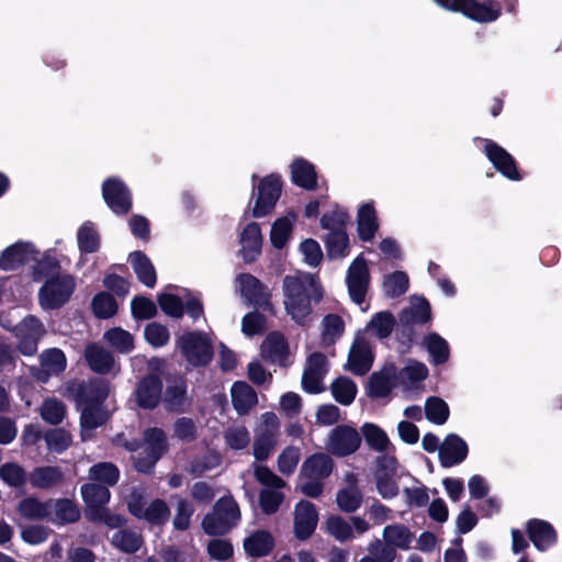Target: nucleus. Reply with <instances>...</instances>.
Wrapping results in <instances>:
<instances>
[{
  "label": "nucleus",
  "mask_w": 562,
  "mask_h": 562,
  "mask_svg": "<svg viewBox=\"0 0 562 562\" xmlns=\"http://www.w3.org/2000/svg\"><path fill=\"white\" fill-rule=\"evenodd\" d=\"M281 193V180L277 175L263 178L258 187V196L252 210L255 217L267 215L276 205Z\"/></svg>",
  "instance_id": "nucleus-13"
},
{
  "label": "nucleus",
  "mask_w": 562,
  "mask_h": 562,
  "mask_svg": "<svg viewBox=\"0 0 562 562\" xmlns=\"http://www.w3.org/2000/svg\"><path fill=\"white\" fill-rule=\"evenodd\" d=\"M240 520L238 504L232 496L220 498L212 513L202 521V528L207 535H224L235 527Z\"/></svg>",
  "instance_id": "nucleus-2"
},
{
  "label": "nucleus",
  "mask_w": 562,
  "mask_h": 562,
  "mask_svg": "<svg viewBox=\"0 0 562 562\" xmlns=\"http://www.w3.org/2000/svg\"><path fill=\"white\" fill-rule=\"evenodd\" d=\"M362 434L368 446L375 451H385L390 446L386 434L374 424H364L362 426Z\"/></svg>",
  "instance_id": "nucleus-55"
},
{
  "label": "nucleus",
  "mask_w": 562,
  "mask_h": 562,
  "mask_svg": "<svg viewBox=\"0 0 562 562\" xmlns=\"http://www.w3.org/2000/svg\"><path fill=\"white\" fill-rule=\"evenodd\" d=\"M226 445L233 450L245 449L250 442V436L247 428L243 425H233L224 432Z\"/></svg>",
  "instance_id": "nucleus-59"
},
{
  "label": "nucleus",
  "mask_w": 562,
  "mask_h": 562,
  "mask_svg": "<svg viewBox=\"0 0 562 562\" xmlns=\"http://www.w3.org/2000/svg\"><path fill=\"white\" fill-rule=\"evenodd\" d=\"M236 288L240 295L249 303L266 307L269 305V294L261 282L249 273H240L236 277Z\"/></svg>",
  "instance_id": "nucleus-19"
},
{
  "label": "nucleus",
  "mask_w": 562,
  "mask_h": 562,
  "mask_svg": "<svg viewBox=\"0 0 562 562\" xmlns=\"http://www.w3.org/2000/svg\"><path fill=\"white\" fill-rule=\"evenodd\" d=\"M119 469L110 462L94 464L89 470V476L91 480L102 482L106 485H114L119 480Z\"/></svg>",
  "instance_id": "nucleus-58"
},
{
  "label": "nucleus",
  "mask_w": 562,
  "mask_h": 562,
  "mask_svg": "<svg viewBox=\"0 0 562 562\" xmlns=\"http://www.w3.org/2000/svg\"><path fill=\"white\" fill-rule=\"evenodd\" d=\"M243 257L246 261H254L261 252L262 236L257 223H249L240 235Z\"/></svg>",
  "instance_id": "nucleus-29"
},
{
  "label": "nucleus",
  "mask_w": 562,
  "mask_h": 562,
  "mask_svg": "<svg viewBox=\"0 0 562 562\" xmlns=\"http://www.w3.org/2000/svg\"><path fill=\"white\" fill-rule=\"evenodd\" d=\"M40 414L46 423L58 425L65 418L66 407L64 403L57 398H46L41 405Z\"/></svg>",
  "instance_id": "nucleus-52"
},
{
  "label": "nucleus",
  "mask_w": 562,
  "mask_h": 562,
  "mask_svg": "<svg viewBox=\"0 0 562 562\" xmlns=\"http://www.w3.org/2000/svg\"><path fill=\"white\" fill-rule=\"evenodd\" d=\"M428 375L427 367L418 361L408 360L404 368L397 370V382L405 390L415 387Z\"/></svg>",
  "instance_id": "nucleus-35"
},
{
  "label": "nucleus",
  "mask_w": 562,
  "mask_h": 562,
  "mask_svg": "<svg viewBox=\"0 0 562 562\" xmlns=\"http://www.w3.org/2000/svg\"><path fill=\"white\" fill-rule=\"evenodd\" d=\"M140 450L133 456L138 472L149 473L166 450V436L159 428L147 429Z\"/></svg>",
  "instance_id": "nucleus-8"
},
{
  "label": "nucleus",
  "mask_w": 562,
  "mask_h": 562,
  "mask_svg": "<svg viewBox=\"0 0 562 562\" xmlns=\"http://www.w3.org/2000/svg\"><path fill=\"white\" fill-rule=\"evenodd\" d=\"M282 289L286 314L297 325H308L313 319V305L319 303L324 295L318 278L308 272L285 276Z\"/></svg>",
  "instance_id": "nucleus-1"
},
{
  "label": "nucleus",
  "mask_w": 562,
  "mask_h": 562,
  "mask_svg": "<svg viewBox=\"0 0 562 562\" xmlns=\"http://www.w3.org/2000/svg\"><path fill=\"white\" fill-rule=\"evenodd\" d=\"M92 310L97 317L109 318L116 313L117 304L111 294L101 292L93 297Z\"/></svg>",
  "instance_id": "nucleus-60"
},
{
  "label": "nucleus",
  "mask_w": 562,
  "mask_h": 562,
  "mask_svg": "<svg viewBox=\"0 0 562 562\" xmlns=\"http://www.w3.org/2000/svg\"><path fill=\"white\" fill-rule=\"evenodd\" d=\"M424 345L429 352L430 360L434 364H442L449 359V345L446 339L436 333L427 335Z\"/></svg>",
  "instance_id": "nucleus-45"
},
{
  "label": "nucleus",
  "mask_w": 562,
  "mask_h": 562,
  "mask_svg": "<svg viewBox=\"0 0 562 562\" xmlns=\"http://www.w3.org/2000/svg\"><path fill=\"white\" fill-rule=\"evenodd\" d=\"M32 262H34L32 267L34 281H41L44 278L48 279L59 273L60 266L52 250L45 251L40 259L36 257Z\"/></svg>",
  "instance_id": "nucleus-46"
},
{
  "label": "nucleus",
  "mask_w": 562,
  "mask_h": 562,
  "mask_svg": "<svg viewBox=\"0 0 562 562\" xmlns=\"http://www.w3.org/2000/svg\"><path fill=\"white\" fill-rule=\"evenodd\" d=\"M325 244L330 258H342L348 255L349 239L345 229L328 233Z\"/></svg>",
  "instance_id": "nucleus-53"
},
{
  "label": "nucleus",
  "mask_w": 562,
  "mask_h": 562,
  "mask_svg": "<svg viewBox=\"0 0 562 562\" xmlns=\"http://www.w3.org/2000/svg\"><path fill=\"white\" fill-rule=\"evenodd\" d=\"M222 458L216 452H207L202 457L195 458L190 463V472L195 475L200 476L204 474L207 471H211L217 467L221 465Z\"/></svg>",
  "instance_id": "nucleus-62"
},
{
  "label": "nucleus",
  "mask_w": 562,
  "mask_h": 562,
  "mask_svg": "<svg viewBox=\"0 0 562 562\" xmlns=\"http://www.w3.org/2000/svg\"><path fill=\"white\" fill-rule=\"evenodd\" d=\"M357 223L360 239L363 241L372 240L379 228L376 213L372 203H366L359 207Z\"/></svg>",
  "instance_id": "nucleus-32"
},
{
  "label": "nucleus",
  "mask_w": 562,
  "mask_h": 562,
  "mask_svg": "<svg viewBox=\"0 0 562 562\" xmlns=\"http://www.w3.org/2000/svg\"><path fill=\"white\" fill-rule=\"evenodd\" d=\"M81 495L86 505L90 508L93 515L102 510V507L111 497V493L106 486L95 483L83 484L81 486Z\"/></svg>",
  "instance_id": "nucleus-36"
},
{
  "label": "nucleus",
  "mask_w": 562,
  "mask_h": 562,
  "mask_svg": "<svg viewBox=\"0 0 562 562\" xmlns=\"http://www.w3.org/2000/svg\"><path fill=\"white\" fill-rule=\"evenodd\" d=\"M529 539L539 551H544L557 541V535L553 527L540 519H531L527 522Z\"/></svg>",
  "instance_id": "nucleus-25"
},
{
  "label": "nucleus",
  "mask_w": 562,
  "mask_h": 562,
  "mask_svg": "<svg viewBox=\"0 0 562 562\" xmlns=\"http://www.w3.org/2000/svg\"><path fill=\"white\" fill-rule=\"evenodd\" d=\"M373 359L370 341L363 334L358 333L349 350L348 369L357 375H363L371 369Z\"/></svg>",
  "instance_id": "nucleus-15"
},
{
  "label": "nucleus",
  "mask_w": 562,
  "mask_h": 562,
  "mask_svg": "<svg viewBox=\"0 0 562 562\" xmlns=\"http://www.w3.org/2000/svg\"><path fill=\"white\" fill-rule=\"evenodd\" d=\"M327 373V359L321 352L312 353L307 360L302 376V386L307 393L316 394L325 390L323 384Z\"/></svg>",
  "instance_id": "nucleus-14"
},
{
  "label": "nucleus",
  "mask_w": 562,
  "mask_h": 562,
  "mask_svg": "<svg viewBox=\"0 0 562 562\" xmlns=\"http://www.w3.org/2000/svg\"><path fill=\"white\" fill-rule=\"evenodd\" d=\"M395 326V318L391 312L382 311L375 313L370 322L363 329V336L366 334L376 337L379 339L387 338Z\"/></svg>",
  "instance_id": "nucleus-37"
},
{
  "label": "nucleus",
  "mask_w": 562,
  "mask_h": 562,
  "mask_svg": "<svg viewBox=\"0 0 562 562\" xmlns=\"http://www.w3.org/2000/svg\"><path fill=\"white\" fill-rule=\"evenodd\" d=\"M41 366L48 374H58L66 369L65 353L58 348H50L42 352Z\"/></svg>",
  "instance_id": "nucleus-50"
},
{
  "label": "nucleus",
  "mask_w": 562,
  "mask_h": 562,
  "mask_svg": "<svg viewBox=\"0 0 562 562\" xmlns=\"http://www.w3.org/2000/svg\"><path fill=\"white\" fill-rule=\"evenodd\" d=\"M187 385L184 381L177 380L168 384L165 393V404L168 411L180 412L186 402Z\"/></svg>",
  "instance_id": "nucleus-49"
},
{
  "label": "nucleus",
  "mask_w": 562,
  "mask_h": 562,
  "mask_svg": "<svg viewBox=\"0 0 562 562\" xmlns=\"http://www.w3.org/2000/svg\"><path fill=\"white\" fill-rule=\"evenodd\" d=\"M467 442L456 434L448 435L439 447V460L443 468H451L465 460Z\"/></svg>",
  "instance_id": "nucleus-21"
},
{
  "label": "nucleus",
  "mask_w": 562,
  "mask_h": 562,
  "mask_svg": "<svg viewBox=\"0 0 562 562\" xmlns=\"http://www.w3.org/2000/svg\"><path fill=\"white\" fill-rule=\"evenodd\" d=\"M82 406L80 416L81 438L88 440L92 431L103 425L108 419V412L103 406L94 404H80Z\"/></svg>",
  "instance_id": "nucleus-26"
},
{
  "label": "nucleus",
  "mask_w": 562,
  "mask_h": 562,
  "mask_svg": "<svg viewBox=\"0 0 562 562\" xmlns=\"http://www.w3.org/2000/svg\"><path fill=\"white\" fill-rule=\"evenodd\" d=\"M334 468L333 459L324 452L310 456L302 464V477H316L324 480L331 473Z\"/></svg>",
  "instance_id": "nucleus-28"
},
{
  "label": "nucleus",
  "mask_w": 562,
  "mask_h": 562,
  "mask_svg": "<svg viewBox=\"0 0 562 562\" xmlns=\"http://www.w3.org/2000/svg\"><path fill=\"white\" fill-rule=\"evenodd\" d=\"M103 340L114 351L127 355L134 349V337L121 327H113L103 334Z\"/></svg>",
  "instance_id": "nucleus-42"
},
{
  "label": "nucleus",
  "mask_w": 562,
  "mask_h": 562,
  "mask_svg": "<svg viewBox=\"0 0 562 562\" xmlns=\"http://www.w3.org/2000/svg\"><path fill=\"white\" fill-rule=\"evenodd\" d=\"M45 334L43 324L34 316L26 317L19 328V350L25 356L37 351V344Z\"/></svg>",
  "instance_id": "nucleus-20"
},
{
  "label": "nucleus",
  "mask_w": 562,
  "mask_h": 562,
  "mask_svg": "<svg viewBox=\"0 0 562 562\" xmlns=\"http://www.w3.org/2000/svg\"><path fill=\"white\" fill-rule=\"evenodd\" d=\"M295 216L289 214L278 218L271 227L270 239L276 248H283L291 236Z\"/></svg>",
  "instance_id": "nucleus-48"
},
{
  "label": "nucleus",
  "mask_w": 562,
  "mask_h": 562,
  "mask_svg": "<svg viewBox=\"0 0 562 562\" xmlns=\"http://www.w3.org/2000/svg\"><path fill=\"white\" fill-rule=\"evenodd\" d=\"M322 338L326 344L335 342L345 330V324L340 316L328 314L322 321Z\"/></svg>",
  "instance_id": "nucleus-56"
},
{
  "label": "nucleus",
  "mask_w": 562,
  "mask_h": 562,
  "mask_svg": "<svg viewBox=\"0 0 562 562\" xmlns=\"http://www.w3.org/2000/svg\"><path fill=\"white\" fill-rule=\"evenodd\" d=\"M360 445L361 436L355 427L338 425L329 431L325 447L336 457H346L356 452Z\"/></svg>",
  "instance_id": "nucleus-10"
},
{
  "label": "nucleus",
  "mask_w": 562,
  "mask_h": 562,
  "mask_svg": "<svg viewBox=\"0 0 562 562\" xmlns=\"http://www.w3.org/2000/svg\"><path fill=\"white\" fill-rule=\"evenodd\" d=\"M20 515L29 520H45L52 515L50 499L41 501L36 497H26L18 505Z\"/></svg>",
  "instance_id": "nucleus-31"
},
{
  "label": "nucleus",
  "mask_w": 562,
  "mask_h": 562,
  "mask_svg": "<svg viewBox=\"0 0 562 562\" xmlns=\"http://www.w3.org/2000/svg\"><path fill=\"white\" fill-rule=\"evenodd\" d=\"M38 251L30 241H18L7 247L0 256V268L2 270H15L21 266L36 259Z\"/></svg>",
  "instance_id": "nucleus-16"
},
{
  "label": "nucleus",
  "mask_w": 562,
  "mask_h": 562,
  "mask_svg": "<svg viewBox=\"0 0 562 562\" xmlns=\"http://www.w3.org/2000/svg\"><path fill=\"white\" fill-rule=\"evenodd\" d=\"M102 194L108 206L117 215L126 214L132 207V195L126 184L119 178L103 182Z\"/></svg>",
  "instance_id": "nucleus-12"
},
{
  "label": "nucleus",
  "mask_w": 562,
  "mask_h": 562,
  "mask_svg": "<svg viewBox=\"0 0 562 562\" xmlns=\"http://www.w3.org/2000/svg\"><path fill=\"white\" fill-rule=\"evenodd\" d=\"M254 474L256 480L266 486L259 495L262 512L267 515L274 514L284 499L281 490L285 486V482L269 468L260 464L254 465Z\"/></svg>",
  "instance_id": "nucleus-6"
},
{
  "label": "nucleus",
  "mask_w": 562,
  "mask_h": 562,
  "mask_svg": "<svg viewBox=\"0 0 562 562\" xmlns=\"http://www.w3.org/2000/svg\"><path fill=\"white\" fill-rule=\"evenodd\" d=\"M274 544L271 533L259 530L244 541L245 551L251 557H263L270 553Z\"/></svg>",
  "instance_id": "nucleus-43"
},
{
  "label": "nucleus",
  "mask_w": 562,
  "mask_h": 562,
  "mask_svg": "<svg viewBox=\"0 0 562 562\" xmlns=\"http://www.w3.org/2000/svg\"><path fill=\"white\" fill-rule=\"evenodd\" d=\"M482 142L485 144V154L496 170L509 180L521 179L512 155L492 140L483 139Z\"/></svg>",
  "instance_id": "nucleus-18"
},
{
  "label": "nucleus",
  "mask_w": 562,
  "mask_h": 562,
  "mask_svg": "<svg viewBox=\"0 0 562 562\" xmlns=\"http://www.w3.org/2000/svg\"><path fill=\"white\" fill-rule=\"evenodd\" d=\"M85 358L89 368L99 374H108L115 370V359L103 346L92 342L85 349Z\"/></svg>",
  "instance_id": "nucleus-22"
},
{
  "label": "nucleus",
  "mask_w": 562,
  "mask_h": 562,
  "mask_svg": "<svg viewBox=\"0 0 562 562\" xmlns=\"http://www.w3.org/2000/svg\"><path fill=\"white\" fill-rule=\"evenodd\" d=\"M64 479V473L58 467H40L30 474V483L36 488H49L59 484Z\"/></svg>",
  "instance_id": "nucleus-41"
},
{
  "label": "nucleus",
  "mask_w": 562,
  "mask_h": 562,
  "mask_svg": "<svg viewBox=\"0 0 562 562\" xmlns=\"http://www.w3.org/2000/svg\"><path fill=\"white\" fill-rule=\"evenodd\" d=\"M427 419L436 425H443L449 417L448 404L440 397H429L425 403Z\"/></svg>",
  "instance_id": "nucleus-54"
},
{
  "label": "nucleus",
  "mask_w": 562,
  "mask_h": 562,
  "mask_svg": "<svg viewBox=\"0 0 562 562\" xmlns=\"http://www.w3.org/2000/svg\"><path fill=\"white\" fill-rule=\"evenodd\" d=\"M334 398L341 405H349L357 394V385L348 378H338L331 384Z\"/></svg>",
  "instance_id": "nucleus-51"
},
{
  "label": "nucleus",
  "mask_w": 562,
  "mask_h": 562,
  "mask_svg": "<svg viewBox=\"0 0 562 562\" xmlns=\"http://www.w3.org/2000/svg\"><path fill=\"white\" fill-rule=\"evenodd\" d=\"M438 5L480 22L491 23L501 15V4L497 0H434Z\"/></svg>",
  "instance_id": "nucleus-4"
},
{
  "label": "nucleus",
  "mask_w": 562,
  "mask_h": 562,
  "mask_svg": "<svg viewBox=\"0 0 562 562\" xmlns=\"http://www.w3.org/2000/svg\"><path fill=\"white\" fill-rule=\"evenodd\" d=\"M164 366V361L157 358L148 361L150 372L139 380L135 389V398L139 407L153 409L159 404L162 395Z\"/></svg>",
  "instance_id": "nucleus-3"
},
{
  "label": "nucleus",
  "mask_w": 562,
  "mask_h": 562,
  "mask_svg": "<svg viewBox=\"0 0 562 562\" xmlns=\"http://www.w3.org/2000/svg\"><path fill=\"white\" fill-rule=\"evenodd\" d=\"M110 392L109 383L103 379H94L85 384L79 393L80 404H94L103 406V401Z\"/></svg>",
  "instance_id": "nucleus-38"
},
{
  "label": "nucleus",
  "mask_w": 562,
  "mask_h": 562,
  "mask_svg": "<svg viewBox=\"0 0 562 562\" xmlns=\"http://www.w3.org/2000/svg\"><path fill=\"white\" fill-rule=\"evenodd\" d=\"M370 553V558L375 559L378 562H393L397 555L396 549L392 547L390 543L375 539L373 540L368 548Z\"/></svg>",
  "instance_id": "nucleus-64"
},
{
  "label": "nucleus",
  "mask_w": 562,
  "mask_h": 562,
  "mask_svg": "<svg viewBox=\"0 0 562 562\" xmlns=\"http://www.w3.org/2000/svg\"><path fill=\"white\" fill-rule=\"evenodd\" d=\"M405 318L407 322L424 324L430 318V305L423 297H416L412 301V305L408 311L405 312Z\"/></svg>",
  "instance_id": "nucleus-63"
},
{
  "label": "nucleus",
  "mask_w": 562,
  "mask_h": 562,
  "mask_svg": "<svg viewBox=\"0 0 562 562\" xmlns=\"http://www.w3.org/2000/svg\"><path fill=\"white\" fill-rule=\"evenodd\" d=\"M177 347L186 360L194 367L205 366L212 359L213 348L209 337L203 333H184L178 338Z\"/></svg>",
  "instance_id": "nucleus-9"
},
{
  "label": "nucleus",
  "mask_w": 562,
  "mask_h": 562,
  "mask_svg": "<svg viewBox=\"0 0 562 562\" xmlns=\"http://www.w3.org/2000/svg\"><path fill=\"white\" fill-rule=\"evenodd\" d=\"M52 515L49 521L63 526L76 522L80 518L78 506L68 498L50 499Z\"/></svg>",
  "instance_id": "nucleus-30"
},
{
  "label": "nucleus",
  "mask_w": 562,
  "mask_h": 562,
  "mask_svg": "<svg viewBox=\"0 0 562 562\" xmlns=\"http://www.w3.org/2000/svg\"><path fill=\"white\" fill-rule=\"evenodd\" d=\"M111 543L124 553H134L142 547L143 538L135 530L120 529L112 535Z\"/></svg>",
  "instance_id": "nucleus-44"
},
{
  "label": "nucleus",
  "mask_w": 562,
  "mask_h": 562,
  "mask_svg": "<svg viewBox=\"0 0 562 562\" xmlns=\"http://www.w3.org/2000/svg\"><path fill=\"white\" fill-rule=\"evenodd\" d=\"M280 422L272 412L263 413L255 428L254 457L258 461L267 460L277 445Z\"/></svg>",
  "instance_id": "nucleus-7"
},
{
  "label": "nucleus",
  "mask_w": 562,
  "mask_h": 562,
  "mask_svg": "<svg viewBox=\"0 0 562 562\" xmlns=\"http://www.w3.org/2000/svg\"><path fill=\"white\" fill-rule=\"evenodd\" d=\"M318 522V513L314 504L300 501L294 508V533L300 540L308 539L315 531Z\"/></svg>",
  "instance_id": "nucleus-17"
},
{
  "label": "nucleus",
  "mask_w": 562,
  "mask_h": 562,
  "mask_svg": "<svg viewBox=\"0 0 562 562\" xmlns=\"http://www.w3.org/2000/svg\"><path fill=\"white\" fill-rule=\"evenodd\" d=\"M395 386H400L397 382V369L393 363H389L385 364L381 371L371 375L369 394L372 397H385Z\"/></svg>",
  "instance_id": "nucleus-23"
},
{
  "label": "nucleus",
  "mask_w": 562,
  "mask_h": 562,
  "mask_svg": "<svg viewBox=\"0 0 562 562\" xmlns=\"http://www.w3.org/2000/svg\"><path fill=\"white\" fill-rule=\"evenodd\" d=\"M170 512L166 502L162 499H155L144 508L143 515H140L139 518L145 519L148 522L159 525L167 521Z\"/></svg>",
  "instance_id": "nucleus-61"
},
{
  "label": "nucleus",
  "mask_w": 562,
  "mask_h": 562,
  "mask_svg": "<svg viewBox=\"0 0 562 562\" xmlns=\"http://www.w3.org/2000/svg\"><path fill=\"white\" fill-rule=\"evenodd\" d=\"M232 403L239 415H246L258 402L256 391L246 382L237 381L231 389Z\"/></svg>",
  "instance_id": "nucleus-27"
},
{
  "label": "nucleus",
  "mask_w": 562,
  "mask_h": 562,
  "mask_svg": "<svg viewBox=\"0 0 562 562\" xmlns=\"http://www.w3.org/2000/svg\"><path fill=\"white\" fill-rule=\"evenodd\" d=\"M292 181L306 190L316 188V171L314 166L303 158L295 159L291 165Z\"/></svg>",
  "instance_id": "nucleus-34"
},
{
  "label": "nucleus",
  "mask_w": 562,
  "mask_h": 562,
  "mask_svg": "<svg viewBox=\"0 0 562 562\" xmlns=\"http://www.w3.org/2000/svg\"><path fill=\"white\" fill-rule=\"evenodd\" d=\"M383 289L387 296L397 297L408 289V277L403 271H395L384 278Z\"/></svg>",
  "instance_id": "nucleus-57"
},
{
  "label": "nucleus",
  "mask_w": 562,
  "mask_h": 562,
  "mask_svg": "<svg viewBox=\"0 0 562 562\" xmlns=\"http://www.w3.org/2000/svg\"><path fill=\"white\" fill-rule=\"evenodd\" d=\"M262 357L272 363L284 366L289 358V345L280 333H271L261 345Z\"/></svg>",
  "instance_id": "nucleus-24"
},
{
  "label": "nucleus",
  "mask_w": 562,
  "mask_h": 562,
  "mask_svg": "<svg viewBox=\"0 0 562 562\" xmlns=\"http://www.w3.org/2000/svg\"><path fill=\"white\" fill-rule=\"evenodd\" d=\"M128 260L138 280L144 285L153 288L156 284V271L149 258L142 251H134L130 255Z\"/></svg>",
  "instance_id": "nucleus-40"
},
{
  "label": "nucleus",
  "mask_w": 562,
  "mask_h": 562,
  "mask_svg": "<svg viewBox=\"0 0 562 562\" xmlns=\"http://www.w3.org/2000/svg\"><path fill=\"white\" fill-rule=\"evenodd\" d=\"M382 539L396 550L400 549L405 551L411 548L414 535L408 527L401 524H392L384 527Z\"/></svg>",
  "instance_id": "nucleus-39"
},
{
  "label": "nucleus",
  "mask_w": 562,
  "mask_h": 562,
  "mask_svg": "<svg viewBox=\"0 0 562 562\" xmlns=\"http://www.w3.org/2000/svg\"><path fill=\"white\" fill-rule=\"evenodd\" d=\"M348 486L338 491L336 502L338 507L346 512H356L362 503V494L356 485L353 474L347 475Z\"/></svg>",
  "instance_id": "nucleus-33"
},
{
  "label": "nucleus",
  "mask_w": 562,
  "mask_h": 562,
  "mask_svg": "<svg viewBox=\"0 0 562 562\" xmlns=\"http://www.w3.org/2000/svg\"><path fill=\"white\" fill-rule=\"evenodd\" d=\"M77 243L81 254H92L99 249L100 236L91 222H86L79 227Z\"/></svg>",
  "instance_id": "nucleus-47"
},
{
  "label": "nucleus",
  "mask_w": 562,
  "mask_h": 562,
  "mask_svg": "<svg viewBox=\"0 0 562 562\" xmlns=\"http://www.w3.org/2000/svg\"><path fill=\"white\" fill-rule=\"evenodd\" d=\"M76 286L75 278L67 273H57L45 280L38 291V302L45 310H55L66 304Z\"/></svg>",
  "instance_id": "nucleus-5"
},
{
  "label": "nucleus",
  "mask_w": 562,
  "mask_h": 562,
  "mask_svg": "<svg viewBox=\"0 0 562 562\" xmlns=\"http://www.w3.org/2000/svg\"><path fill=\"white\" fill-rule=\"evenodd\" d=\"M346 282L350 299L357 305H361L370 284V272L362 257H357L349 266Z\"/></svg>",
  "instance_id": "nucleus-11"
}]
</instances>
